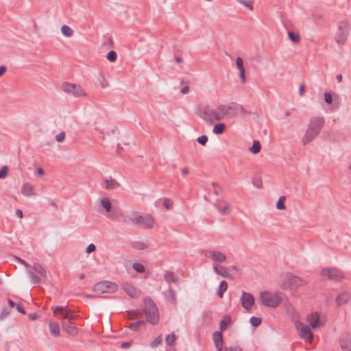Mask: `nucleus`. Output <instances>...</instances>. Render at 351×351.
<instances>
[{"instance_id":"1","label":"nucleus","mask_w":351,"mask_h":351,"mask_svg":"<svg viewBox=\"0 0 351 351\" xmlns=\"http://www.w3.org/2000/svg\"><path fill=\"white\" fill-rule=\"evenodd\" d=\"M230 108L226 104L219 105L217 108L211 106H204L199 108L197 114L207 124L213 125L215 121H221L230 113Z\"/></svg>"},{"instance_id":"2","label":"nucleus","mask_w":351,"mask_h":351,"mask_svg":"<svg viewBox=\"0 0 351 351\" xmlns=\"http://www.w3.org/2000/svg\"><path fill=\"white\" fill-rule=\"evenodd\" d=\"M324 124V119L320 117L311 118L308 128L302 138V143L306 145L313 141L319 134Z\"/></svg>"},{"instance_id":"3","label":"nucleus","mask_w":351,"mask_h":351,"mask_svg":"<svg viewBox=\"0 0 351 351\" xmlns=\"http://www.w3.org/2000/svg\"><path fill=\"white\" fill-rule=\"evenodd\" d=\"M259 302L267 307H276L282 302V293L279 292L271 293L268 291L261 293Z\"/></svg>"},{"instance_id":"4","label":"nucleus","mask_w":351,"mask_h":351,"mask_svg":"<svg viewBox=\"0 0 351 351\" xmlns=\"http://www.w3.org/2000/svg\"><path fill=\"white\" fill-rule=\"evenodd\" d=\"M144 311L147 321L152 324H156L158 321V313L156 304L149 298L144 300Z\"/></svg>"},{"instance_id":"5","label":"nucleus","mask_w":351,"mask_h":351,"mask_svg":"<svg viewBox=\"0 0 351 351\" xmlns=\"http://www.w3.org/2000/svg\"><path fill=\"white\" fill-rule=\"evenodd\" d=\"M306 283V281L301 278L288 274L282 283V287L284 289H295L304 286Z\"/></svg>"},{"instance_id":"6","label":"nucleus","mask_w":351,"mask_h":351,"mask_svg":"<svg viewBox=\"0 0 351 351\" xmlns=\"http://www.w3.org/2000/svg\"><path fill=\"white\" fill-rule=\"evenodd\" d=\"M62 90L66 94L74 97H86V94L81 85L64 82L62 85Z\"/></svg>"},{"instance_id":"7","label":"nucleus","mask_w":351,"mask_h":351,"mask_svg":"<svg viewBox=\"0 0 351 351\" xmlns=\"http://www.w3.org/2000/svg\"><path fill=\"white\" fill-rule=\"evenodd\" d=\"M32 268L34 271L40 276H38V275H36L32 270L27 271V274L33 284H39L41 282V279L45 280L47 278V271L40 264L35 263H34Z\"/></svg>"},{"instance_id":"8","label":"nucleus","mask_w":351,"mask_h":351,"mask_svg":"<svg viewBox=\"0 0 351 351\" xmlns=\"http://www.w3.org/2000/svg\"><path fill=\"white\" fill-rule=\"evenodd\" d=\"M99 206L108 214L106 217L111 220H117L119 217L118 214L115 211H112V206L110 199L108 197H104L99 199Z\"/></svg>"},{"instance_id":"9","label":"nucleus","mask_w":351,"mask_h":351,"mask_svg":"<svg viewBox=\"0 0 351 351\" xmlns=\"http://www.w3.org/2000/svg\"><path fill=\"white\" fill-rule=\"evenodd\" d=\"M348 36V25L346 22L342 21L339 23L337 31L335 35L336 42L340 45H343Z\"/></svg>"},{"instance_id":"10","label":"nucleus","mask_w":351,"mask_h":351,"mask_svg":"<svg viewBox=\"0 0 351 351\" xmlns=\"http://www.w3.org/2000/svg\"><path fill=\"white\" fill-rule=\"evenodd\" d=\"M51 310L56 316H60L65 321L68 319H75L77 316L67 306H52Z\"/></svg>"},{"instance_id":"11","label":"nucleus","mask_w":351,"mask_h":351,"mask_svg":"<svg viewBox=\"0 0 351 351\" xmlns=\"http://www.w3.org/2000/svg\"><path fill=\"white\" fill-rule=\"evenodd\" d=\"M117 285L110 281H102L94 286V291L99 293H113L117 290Z\"/></svg>"},{"instance_id":"12","label":"nucleus","mask_w":351,"mask_h":351,"mask_svg":"<svg viewBox=\"0 0 351 351\" xmlns=\"http://www.w3.org/2000/svg\"><path fill=\"white\" fill-rule=\"evenodd\" d=\"M154 223L155 221L152 215L137 213L136 226H139L143 228H152Z\"/></svg>"},{"instance_id":"13","label":"nucleus","mask_w":351,"mask_h":351,"mask_svg":"<svg viewBox=\"0 0 351 351\" xmlns=\"http://www.w3.org/2000/svg\"><path fill=\"white\" fill-rule=\"evenodd\" d=\"M321 275L327 277L330 280H340L344 278L343 272L337 268H324L321 271Z\"/></svg>"},{"instance_id":"14","label":"nucleus","mask_w":351,"mask_h":351,"mask_svg":"<svg viewBox=\"0 0 351 351\" xmlns=\"http://www.w3.org/2000/svg\"><path fill=\"white\" fill-rule=\"evenodd\" d=\"M299 330V335L301 339L306 342H311L313 338V334L311 332L310 327L308 325H303L300 324L297 326Z\"/></svg>"},{"instance_id":"15","label":"nucleus","mask_w":351,"mask_h":351,"mask_svg":"<svg viewBox=\"0 0 351 351\" xmlns=\"http://www.w3.org/2000/svg\"><path fill=\"white\" fill-rule=\"evenodd\" d=\"M73 319L64 320L62 322L61 325L63 330L68 335L71 336H76L78 334V329L77 326L72 322Z\"/></svg>"},{"instance_id":"16","label":"nucleus","mask_w":351,"mask_h":351,"mask_svg":"<svg viewBox=\"0 0 351 351\" xmlns=\"http://www.w3.org/2000/svg\"><path fill=\"white\" fill-rule=\"evenodd\" d=\"M243 307L247 311H250L252 308L254 303V299L251 293L243 292L241 298Z\"/></svg>"},{"instance_id":"17","label":"nucleus","mask_w":351,"mask_h":351,"mask_svg":"<svg viewBox=\"0 0 351 351\" xmlns=\"http://www.w3.org/2000/svg\"><path fill=\"white\" fill-rule=\"evenodd\" d=\"M307 321L311 326L314 329L319 328L323 324V322L320 319V316L317 312L308 315L307 317Z\"/></svg>"},{"instance_id":"18","label":"nucleus","mask_w":351,"mask_h":351,"mask_svg":"<svg viewBox=\"0 0 351 351\" xmlns=\"http://www.w3.org/2000/svg\"><path fill=\"white\" fill-rule=\"evenodd\" d=\"M335 302L338 306L351 304V293L346 291L341 293L337 296Z\"/></svg>"},{"instance_id":"19","label":"nucleus","mask_w":351,"mask_h":351,"mask_svg":"<svg viewBox=\"0 0 351 351\" xmlns=\"http://www.w3.org/2000/svg\"><path fill=\"white\" fill-rule=\"evenodd\" d=\"M339 343L343 351H351V335L343 334L339 339Z\"/></svg>"},{"instance_id":"20","label":"nucleus","mask_w":351,"mask_h":351,"mask_svg":"<svg viewBox=\"0 0 351 351\" xmlns=\"http://www.w3.org/2000/svg\"><path fill=\"white\" fill-rule=\"evenodd\" d=\"M208 256L215 262L223 263L227 259L226 256L219 250H210Z\"/></svg>"},{"instance_id":"21","label":"nucleus","mask_w":351,"mask_h":351,"mask_svg":"<svg viewBox=\"0 0 351 351\" xmlns=\"http://www.w3.org/2000/svg\"><path fill=\"white\" fill-rule=\"evenodd\" d=\"M49 328L52 336L58 337L60 335L59 324L54 320H49Z\"/></svg>"},{"instance_id":"22","label":"nucleus","mask_w":351,"mask_h":351,"mask_svg":"<svg viewBox=\"0 0 351 351\" xmlns=\"http://www.w3.org/2000/svg\"><path fill=\"white\" fill-rule=\"evenodd\" d=\"M21 193L26 197H31L36 194L34 186L29 183H24L23 184Z\"/></svg>"},{"instance_id":"23","label":"nucleus","mask_w":351,"mask_h":351,"mask_svg":"<svg viewBox=\"0 0 351 351\" xmlns=\"http://www.w3.org/2000/svg\"><path fill=\"white\" fill-rule=\"evenodd\" d=\"M137 213L133 212L125 215L123 218V222L128 225L136 226Z\"/></svg>"},{"instance_id":"24","label":"nucleus","mask_w":351,"mask_h":351,"mask_svg":"<svg viewBox=\"0 0 351 351\" xmlns=\"http://www.w3.org/2000/svg\"><path fill=\"white\" fill-rule=\"evenodd\" d=\"M123 289L125 292L132 298H138V293L136 289L130 283H125L123 285Z\"/></svg>"},{"instance_id":"25","label":"nucleus","mask_w":351,"mask_h":351,"mask_svg":"<svg viewBox=\"0 0 351 351\" xmlns=\"http://www.w3.org/2000/svg\"><path fill=\"white\" fill-rule=\"evenodd\" d=\"M165 280L168 282H173L175 284L178 283L179 278L172 271H167L164 274Z\"/></svg>"},{"instance_id":"26","label":"nucleus","mask_w":351,"mask_h":351,"mask_svg":"<svg viewBox=\"0 0 351 351\" xmlns=\"http://www.w3.org/2000/svg\"><path fill=\"white\" fill-rule=\"evenodd\" d=\"M213 270L216 274H217L224 278L230 277V274H228L227 269L223 266H221L219 267L217 265L214 264L213 265Z\"/></svg>"},{"instance_id":"27","label":"nucleus","mask_w":351,"mask_h":351,"mask_svg":"<svg viewBox=\"0 0 351 351\" xmlns=\"http://www.w3.org/2000/svg\"><path fill=\"white\" fill-rule=\"evenodd\" d=\"M217 207L218 208V210L221 214H224V215L228 214L229 212H230V204L228 202H226L218 203L217 204Z\"/></svg>"},{"instance_id":"28","label":"nucleus","mask_w":351,"mask_h":351,"mask_svg":"<svg viewBox=\"0 0 351 351\" xmlns=\"http://www.w3.org/2000/svg\"><path fill=\"white\" fill-rule=\"evenodd\" d=\"M164 295L165 296L166 299L173 303L175 304L176 301V292L171 289H169L167 291H165L163 293Z\"/></svg>"},{"instance_id":"29","label":"nucleus","mask_w":351,"mask_h":351,"mask_svg":"<svg viewBox=\"0 0 351 351\" xmlns=\"http://www.w3.org/2000/svg\"><path fill=\"white\" fill-rule=\"evenodd\" d=\"M226 125L223 123H219L214 125L213 132L215 134H221L225 132Z\"/></svg>"},{"instance_id":"30","label":"nucleus","mask_w":351,"mask_h":351,"mask_svg":"<svg viewBox=\"0 0 351 351\" xmlns=\"http://www.w3.org/2000/svg\"><path fill=\"white\" fill-rule=\"evenodd\" d=\"M227 106L230 107V112L231 111H234L236 113H245V110L243 106L238 104H231L230 105H227Z\"/></svg>"},{"instance_id":"31","label":"nucleus","mask_w":351,"mask_h":351,"mask_svg":"<svg viewBox=\"0 0 351 351\" xmlns=\"http://www.w3.org/2000/svg\"><path fill=\"white\" fill-rule=\"evenodd\" d=\"M61 32L66 37H71L73 35V30L68 25H64L61 27Z\"/></svg>"},{"instance_id":"32","label":"nucleus","mask_w":351,"mask_h":351,"mask_svg":"<svg viewBox=\"0 0 351 351\" xmlns=\"http://www.w3.org/2000/svg\"><path fill=\"white\" fill-rule=\"evenodd\" d=\"M227 289L228 283L225 280L221 281L218 289L217 295L220 298H223V295L224 292L226 291Z\"/></svg>"},{"instance_id":"33","label":"nucleus","mask_w":351,"mask_h":351,"mask_svg":"<svg viewBox=\"0 0 351 351\" xmlns=\"http://www.w3.org/2000/svg\"><path fill=\"white\" fill-rule=\"evenodd\" d=\"M261 149L260 142L258 141H254L252 147L249 148V150L253 154H258Z\"/></svg>"},{"instance_id":"34","label":"nucleus","mask_w":351,"mask_h":351,"mask_svg":"<svg viewBox=\"0 0 351 351\" xmlns=\"http://www.w3.org/2000/svg\"><path fill=\"white\" fill-rule=\"evenodd\" d=\"M230 324V318L229 317H224L220 322V330H225Z\"/></svg>"},{"instance_id":"35","label":"nucleus","mask_w":351,"mask_h":351,"mask_svg":"<svg viewBox=\"0 0 351 351\" xmlns=\"http://www.w3.org/2000/svg\"><path fill=\"white\" fill-rule=\"evenodd\" d=\"M288 37L293 43H298L300 40V35L291 31L288 32Z\"/></svg>"},{"instance_id":"36","label":"nucleus","mask_w":351,"mask_h":351,"mask_svg":"<svg viewBox=\"0 0 351 351\" xmlns=\"http://www.w3.org/2000/svg\"><path fill=\"white\" fill-rule=\"evenodd\" d=\"M214 343H223L221 332L215 331L213 334Z\"/></svg>"},{"instance_id":"37","label":"nucleus","mask_w":351,"mask_h":351,"mask_svg":"<svg viewBox=\"0 0 351 351\" xmlns=\"http://www.w3.org/2000/svg\"><path fill=\"white\" fill-rule=\"evenodd\" d=\"M286 199V197L285 196H281L279 197L277 204H276V208L278 210H285L286 208L285 206V201Z\"/></svg>"},{"instance_id":"38","label":"nucleus","mask_w":351,"mask_h":351,"mask_svg":"<svg viewBox=\"0 0 351 351\" xmlns=\"http://www.w3.org/2000/svg\"><path fill=\"white\" fill-rule=\"evenodd\" d=\"M176 340V336L173 332L169 334L165 337L166 343L169 346H172Z\"/></svg>"},{"instance_id":"39","label":"nucleus","mask_w":351,"mask_h":351,"mask_svg":"<svg viewBox=\"0 0 351 351\" xmlns=\"http://www.w3.org/2000/svg\"><path fill=\"white\" fill-rule=\"evenodd\" d=\"M132 246L137 250H145L147 248V245L144 242L136 241L134 242Z\"/></svg>"},{"instance_id":"40","label":"nucleus","mask_w":351,"mask_h":351,"mask_svg":"<svg viewBox=\"0 0 351 351\" xmlns=\"http://www.w3.org/2000/svg\"><path fill=\"white\" fill-rule=\"evenodd\" d=\"M162 340V335H159L152 343H151V347L152 348H156L158 347L161 343Z\"/></svg>"},{"instance_id":"41","label":"nucleus","mask_w":351,"mask_h":351,"mask_svg":"<svg viewBox=\"0 0 351 351\" xmlns=\"http://www.w3.org/2000/svg\"><path fill=\"white\" fill-rule=\"evenodd\" d=\"M116 184V182L112 179H107L106 180V186L105 188L106 189H112Z\"/></svg>"},{"instance_id":"42","label":"nucleus","mask_w":351,"mask_h":351,"mask_svg":"<svg viewBox=\"0 0 351 351\" xmlns=\"http://www.w3.org/2000/svg\"><path fill=\"white\" fill-rule=\"evenodd\" d=\"M261 322L262 320L260 317H252L250 318V324L255 327L258 326L261 324Z\"/></svg>"},{"instance_id":"43","label":"nucleus","mask_w":351,"mask_h":351,"mask_svg":"<svg viewBox=\"0 0 351 351\" xmlns=\"http://www.w3.org/2000/svg\"><path fill=\"white\" fill-rule=\"evenodd\" d=\"M106 58L110 62H114L117 58L116 51H110V52H108Z\"/></svg>"},{"instance_id":"44","label":"nucleus","mask_w":351,"mask_h":351,"mask_svg":"<svg viewBox=\"0 0 351 351\" xmlns=\"http://www.w3.org/2000/svg\"><path fill=\"white\" fill-rule=\"evenodd\" d=\"M133 268L138 272H140V273H143L145 271V267L139 263H136L133 265Z\"/></svg>"},{"instance_id":"45","label":"nucleus","mask_w":351,"mask_h":351,"mask_svg":"<svg viewBox=\"0 0 351 351\" xmlns=\"http://www.w3.org/2000/svg\"><path fill=\"white\" fill-rule=\"evenodd\" d=\"M145 324V322L144 321H137L136 322H134L131 324V326H130V328L134 330H136L138 329V328Z\"/></svg>"},{"instance_id":"46","label":"nucleus","mask_w":351,"mask_h":351,"mask_svg":"<svg viewBox=\"0 0 351 351\" xmlns=\"http://www.w3.org/2000/svg\"><path fill=\"white\" fill-rule=\"evenodd\" d=\"M236 65L237 69L240 71L242 69H245L243 66V59L240 57L237 58L236 59Z\"/></svg>"},{"instance_id":"47","label":"nucleus","mask_w":351,"mask_h":351,"mask_svg":"<svg viewBox=\"0 0 351 351\" xmlns=\"http://www.w3.org/2000/svg\"><path fill=\"white\" fill-rule=\"evenodd\" d=\"M173 205V202L170 199L165 198L163 201V206L167 209H171Z\"/></svg>"},{"instance_id":"48","label":"nucleus","mask_w":351,"mask_h":351,"mask_svg":"<svg viewBox=\"0 0 351 351\" xmlns=\"http://www.w3.org/2000/svg\"><path fill=\"white\" fill-rule=\"evenodd\" d=\"M197 142L202 145H205L206 144V143L208 142L207 136H206V135L200 136L197 138Z\"/></svg>"},{"instance_id":"49","label":"nucleus","mask_w":351,"mask_h":351,"mask_svg":"<svg viewBox=\"0 0 351 351\" xmlns=\"http://www.w3.org/2000/svg\"><path fill=\"white\" fill-rule=\"evenodd\" d=\"M8 173V167L7 166H3L0 169V179L5 178Z\"/></svg>"},{"instance_id":"50","label":"nucleus","mask_w":351,"mask_h":351,"mask_svg":"<svg viewBox=\"0 0 351 351\" xmlns=\"http://www.w3.org/2000/svg\"><path fill=\"white\" fill-rule=\"evenodd\" d=\"M238 2L239 3H241V5H243L244 6H245L246 8L250 9V10H253V5H252V3L251 2H247V1H246L245 0H239Z\"/></svg>"},{"instance_id":"51","label":"nucleus","mask_w":351,"mask_h":351,"mask_svg":"<svg viewBox=\"0 0 351 351\" xmlns=\"http://www.w3.org/2000/svg\"><path fill=\"white\" fill-rule=\"evenodd\" d=\"M254 186L256 188H261L262 186V181L258 178H254L252 180Z\"/></svg>"},{"instance_id":"52","label":"nucleus","mask_w":351,"mask_h":351,"mask_svg":"<svg viewBox=\"0 0 351 351\" xmlns=\"http://www.w3.org/2000/svg\"><path fill=\"white\" fill-rule=\"evenodd\" d=\"M324 99L327 104H330L332 102V97L331 94L329 93H324Z\"/></svg>"},{"instance_id":"53","label":"nucleus","mask_w":351,"mask_h":351,"mask_svg":"<svg viewBox=\"0 0 351 351\" xmlns=\"http://www.w3.org/2000/svg\"><path fill=\"white\" fill-rule=\"evenodd\" d=\"M65 138V133L64 132H61L60 133H59L58 135H56V140L58 141V142H62Z\"/></svg>"},{"instance_id":"54","label":"nucleus","mask_w":351,"mask_h":351,"mask_svg":"<svg viewBox=\"0 0 351 351\" xmlns=\"http://www.w3.org/2000/svg\"><path fill=\"white\" fill-rule=\"evenodd\" d=\"M10 314V311L7 308H3L2 311H1V315H0V319H3L4 318H5L8 315Z\"/></svg>"},{"instance_id":"55","label":"nucleus","mask_w":351,"mask_h":351,"mask_svg":"<svg viewBox=\"0 0 351 351\" xmlns=\"http://www.w3.org/2000/svg\"><path fill=\"white\" fill-rule=\"evenodd\" d=\"M224 351H242V349L239 346H230L226 348Z\"/></svg>"},{"instance_id":"56","label":"nucleus","mask_w":351,"mask_h":351,"mask_svg":"<svg viewBox=\"0 0 351 351\" xmlns=\"http://www.w3.org/2000/svg\"><path fill=\"white\" fill-rule=\"evenodd\" d=\"M95 250H96L95 245L93 243H90L86 247V252L90 254L91 252H93Z\"/></svg>"},{"instance_id":"57","label":"nucleus","mask_w":351,"mask_h":351,"mask_svg":"<svg viewBox=\"0 0 351 351\" xmlns=\"http://www.w3.org/2000/svg\"><path fill=\"white\" fill-rule=\"evenodd\" d=\"M239 77L243 83L245 82V69H242V70L239 71Z\"/></svg>"},{"instance_id":"58","label":"nucleus","mask_w":351,"mask_h":351,"mask_svg":"<svg viewBox=\"0 0 351 351\" xmlns=\"http://www.w3.org/2000/svg\"><path fill=\"white\" fill-rule=\"evenodd\" d=\"M304 90H305L304 84H301L299 87V94L300 96H303Z\"/></svg>"},{"instance_id":"59","label":"nucleus","mask_w":351,"mask_h":351,"mask_svg":"<svg viewBox=\"0 0 351 351\" xmlns=\"http://www.w3.org/2000/svg\"><path fill=\"white\" fill-rule=\"evenodd\" d=\"M215 346L217 351H222L223 343H215Z\"/></svg>"},{"instance_id":"60","label":"nucleus","mask_w":351,"mask_h":351,"mask_svg":"<svg viewBox=\"0 0 351 351\" xmlns=\"http://www.w3.org/2000/svg\"><path fill=\"white\" fill-rule=\"evenodd\" d=\"M7 68L5 66H0V77L4 75V73L6 72Z\"/></svg>"},{"instance_id":"61","label":"nucleus","mask_w":351,"mask_h":351,"mask_svg":"<svg viewBox=\"0 0 351 351\" xmlns=\"http://www.w3.org/2000/svg\"><path fill=\"white\" fill-rule=\"evenodd\" d=\"M16 308L19 312H20L22 314H25V309L20 304H18Z\"/></svg>"},{"instance_id":"62","label":"nucleus","mask_w":351,"mask_h":351,"mask_svg":"<svg viewBox=\"0 0 351 351\" xmlns=\"http://www.w3.org/2000/svg\"><path fill=\"white\" fill-rule=\"evenodd\" d=\"M189 86H186L184 87H183L182 89H181V93L182 94H186L189 93Z\"/></svg>"},{"instance_id":"63","label":"nucleus","mask_w":351,"mask_h":351,"mask_svg":"<svg viewBox=\"0 0 351 351\" xmlns=\"http://www.w3.org/2000/svg\"><path fill=\"white\" fill-rule=\"evenodd\" d=\"M29 318L30 320H35V319H37L36 313L29 314Z\"/></svg>"},{"instance_id":"64","label":"nucleus","mask_w":351,"mask_h":351,"mask_svg":"<svg viewBox=\"0 0 351 351\" xmlns=\"http://www.w3.org/2000/svg\"><path fill=\"white\" fill-rule=\"evenodd\" d=\"M16 215L17 217H19V218H22L23 217V212L22 210L18 209L16 210Z\"/></svg>"}]
</instances>
